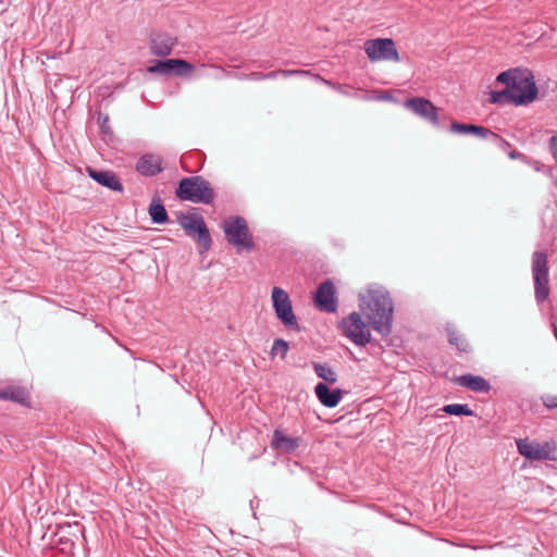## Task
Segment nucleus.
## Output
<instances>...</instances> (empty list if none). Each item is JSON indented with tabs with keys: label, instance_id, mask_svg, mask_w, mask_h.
Instances as JSON below:
<instances>
[{
	"label": "nucleus",
	"instance_id": "1",
	"mask_svg": "<svg viewBox=\"0 0 557 557\" xmlns=\"http://www.w3.org/2000/svg\"><path fill=\"white\" fill-rule=\"evenodd\" d=\"M360 309L375 331L382 335L391 333L393 306L387 294L368 290L361 296Z\"/></svg>",
	"mask_w": 557,
	"mask_h": 557
},
{
	"label": "nucleus",
	"instance_id": "2",
	"mask_svg": "<svg viewBox=\"0 0 557 557\" xmlns=\"http://www.w3.org/2000/svg\"><path fill=\"white\" fill-rule=\"evenodd\" d=\"M175 195L181 200L202 205L212 203L215 197L210 182L199 175L182 178Z\"/></svg>",
	"mask_w": 557,
	"mask_h": 557
},
{
	"label": "nucleus",
	"instance_id": "3",
	"mask_svg": "<svg viewBox=\"0 0 557 557\" xmlns=\"http://www.w3.org/2000/svg\"><path fill=\"white\" fill-rule=\"evenodd\" d=\"M222 228L231 245L246 251L253 250L255 242L243 216L236 215L225 219Z\"/></svg>",
	"mask_w": 557,
	"mask_h": 557
},
{
	"label": "nucleus",
	"instance_id": "4",
	"mask_svg": "<svg viewBox=\"0 0 557 557\" xmlns=\"http://www.w3.org/2000/svg\"><path fill=\"white\" fill-rule=\"evenodd\" d=\"M338 327L355 345L366 346L371 341L369 323L364 322L359 312L348 314L339 322Z\"/></svg>",
	"mask_w": 557,
	"mask_h": 557
},
{
	"label": "nucleus",
	"instance_id": "5",
	"mask_svg": "<svg viewBox=\"0 0 557 557\" xmlns=\"http://www.w3.org/2000/svg\"><path fill=\"white\" fill-rule=\"evenodd\" d=\"M177 221L186 235L193 237L203 250L210 249L212 244L211 235L201 215L182 213L178 215Z\"/></svg>",
	"mask_w": 557,
	"mask_h": 557
},
{
	"label": "nucleus",
	"instance_id": "6",
	"mask_svg": "<svg viewBox=\"0 0 557 557\" xmlns=\"http://www.w3.org/2000/svg\"><path fill=\"white\" fill-rule=\"evenodd\" d=\"M364 52L371 62H399V53L392 38L368 39L363 45Z\"/></svg>",
	"mask_w": 557,
	"mask_h": 557
},
{
	"label": "nucleus",
	"instance_id": "7",
	"mask_svg": "<svg viewBox=\"0 0 557 557\" xmlns=\"http://www.w3.org/2000/svg\"><path fill=\"white\" fill-rule=\"evenodd\" d=\"M194 70V64L184 59L158 60L147 69L151 74L173 75L176 77H187Z\"/></svg>",
	"mask_w": 557,
	"mask_h": 557
},
{
	"label": "nucleus",
	"instance_id": "8",
	"mask_svg": "<svg viewBox=\"0 0 557 557\" xmlns=\"http://www.w3.org/2000/svg\"><path fill=\"white\" fill-rule=\"evenodd\" d=\"M272 300L276 315L284 325L299 330L287 293L282 288L274 287L272 290Z\"/></svg>",
	"mask_w": 557,
	"mask_h": 557
},
{
	"label": "nucleus",
	"instance_id": "9",
	"mask_svg": "<svg viewBox=\"0 0 557 557\" xmlns=\"http://www.w3.org/2000/svg\"><path fill=\"white\" fill-rule=\"evenodd\" d=\"M519 453L531 460H546L554 459L555 446L554 443H536L528 438L517 441Z\"/></svg>",
	"mask_w": 557,
	"mask_h": 557
},
{
	"label": "nucleus",
	"instance_id": "10",
	"mask_svg": "<svg viewBox=\"0 0 557 557\" xmlns=\"http://www.w3.org/2000/svg\"><path fill=\"white\" fill-rule=\"evenodd\" d=\"M405 108L410 110L419 117L428 121L434 126L438 125V109L426 98L412 97L404 103Z\"/></svg>",
	"mask_w": 557,
	"mask_h": 557
},
{
	"label": "nucleus",
	"instance_id": "11",
	"mask_svg": "<svg viewBox=\"0 0 557 557\" xmlns=\"http://www.w3.org/2000/svg\"><path fill=\"white\" fill-rule=\"evenodd\" d=\"M513 95H524L529 99L525 104L536 99L539 89L535 85L534 77L531 71L523 69L520 75L516 76L515 82L509 86Z\"/></svg>",
	"mask_w": 557,
	"mask_h": 557
},
{
	"label": "nucleus",
	"instance_id": "12",
	"mask_svg": "<svg viewBox=\"0 0 557 557\" xmlns=\"http://www.w3.org/2000/svg\"><path fill=\"white\" fill-rule=\"evenodd\" d=\"M319 310L333 313L337 310V297L333 283L324 281L318 288L314 297Z\"/></svg>",
	"mask_w": 557,
	"mask_h": 557
},
{
	"label": "nucleus",
	"instance_id": "13",
	"mask_svg": "<svg viewBox=\"0 0 557 557\" xmlns=\"http://www.w3.org/2000/svg\"><path fill=\"white\" fill-rule=\"evenodd\" d=\"M449 131L451 133L462 134V135L471 134V135H475V136L484 138V139H492L493 141H497V143L507 145L506 140L503 137H500L498 134L492 132L487 127L480 126V125L453 122L449 125Z\"/></svg>",
	"mask_w": 557,
	"mask_h": 557
},
{
	"label": "nucleus",
	"instance_id": "14",
	"mask_svg": "<svg viewBox=\"0 0 557 557\" xmlns=\"http://www.w3.org/2000/svg\"><path fill=\"white\" fill-rule=\"evenodd\" d=\"M176 38L162 32H151L149 36L150 53L156 57H168L172 53Z\"/></svg>",
	"mask_w": 557,
	"mask_h": 557
},
{
	"label": "nucleus",
	"instance_id": "15",
	"mask_svg": "<svg viewBox=\"0 0 557 557\" xmlns=\"http://www.w3.org/2000/svg\"><path fill=\"white\" fill-rule=\"evenodd\" d=\"M163 170L162 158L153 153H145L136 162V171L145 177L156 176Z\"/></svg>",
	"mask_w": 557,
	"mask_h": 557
},
{
	"label": "nucleus",
	"instance_id": "16",
	"mask_svg": "<svg viewBox=\"0 0 557 557\" xmlns=\"http://www.w3.org/2000/svg\"><path fill=\"white\" fill-rule=\"evenodd\" d=\"M309 71L305 70H276L269 73L251 72L248 74H236L235 77L244 81H262V79H275L277 77H292V76H304L308 75Z\"/></svg>",
	"mask_w": 557,
	"mask_h": 557
},
{
	"label": "nucleus",
	"instance_id": "17",
	"mask_svg": "<svg viewBox=\"0 0 557 557\" xmlns=\"http://www.w3.org/2000/svg\"><path fill=\"white\" fill-rule=\"evenodd\" d=\"M88 175L96 181L98 184L113 190L123 191V185L120 178L112 171H98L91 168H87Z\"/></svg>",
	"mask_w": 557,
	"mask_h": 557
},
{
	"label": "nucleus",
	"instance_id": "18",
	"mask_svg": "<svg viewBox=\"0 0 557 557\" xmlns=\"http://www.w3.org/2000/svg\"><path fill=\"white\" fill-rule=\"evenodd\" d=\"M528 99L524 95H513L510 88L490 92V102L494 104L512 103L515 106H523Z\"/></svg>",
	"mask_w": 557,
	"mask_h": 557
},
{
	"label": "nucleus",
	"instance_id": "19",
	"mask_svg": "<svg viewBox=\"0 0 557 557\" xmlns=\"http://www.w3.org/2000/svg\"><path fill=\"white\" fill-rule=\"evenodd\" d=\"M314 391L321 404L329 408L336 407L343 397L341 389L331 391L324 383H319Z\"/></svg>",
	"mask_w": 557,
	"mask_h": 557
},
{
	"label": "nucleus",
	"instance_id": "20",
	"mask_svg": "<svg viewBox=\"0 0 557 557\" xmlns=\"http://www.w3.org/2000/svg\"><path fill=\"white\" fill-rule=\"evenodd\" d=\"M0 400H10L25 407H30L28 392L18 386H8L0 391Z\"/></svg>",
	"mask_w": 557,
	"mask_h": 557
},
{
	"label": "nucleus",
	"instance_id": "21",
	"mask_svg": "<svg viewBox=\"0 0 557 557\" xmlns=\"http://www.w3.org/2000/svg\"><path fill=\"white\" fill-rule=\"evenodd\" d=\"M271 446L276 450L283 453H290L294 451L299 446V442L298 438L290 437L284 434L282 431L275 430L273 433Z\"/></svg>",
	"mask_w": 557,
	"mask_h": 557
},
{
	"label": "nucleus",
	"instance_id": "22",
	"mask_svg": "<svg viewBox=\"0 0 557 557\" xmlns=\"http://www.w3.org/2000/svg\"><path fill=\"white\" fill-rule=\"evenodd\" d=\"M456 382L473 392L487 393L491 389L490 383L482 376L472 374L461 375L456 379Z\"/></svg>",
	"mask_w": 557,
	"mask_h": 557
},
{
	"label": "nucleus",
	"instance_id": "23",
	"mask_svg": "<svg viewBox=\"0 0 557 557\" xmlns=\"http://www.w3.org/2000/svg\"><path fill=\"white\" fill-rule=\"evenodd\" d=\"M148 213L154 224H164L169 221L165 207L163 206L162 200L158 195L153 196L148 208Z\"/></svg>",
	"mask_w": 557,
	"mask_h": 557
},
{
	"label": "nucleus",
	"instance_id": "24",
	"mask_svg": "<svg viewBox=\"0 0 557 557\" xmlns=\"http://www.w3.org/2000/svg\"><path fill=\"white\" fill-rule=\"evenodd\" d=\"M533 278H547V256L542 251H535L532 257Z\"/></svg>",
	"mask_w": 557,
	"mask_h": 557
},
{
	"label": "nucleus",
	"instance_id": "25",
	"mask_svg": "<svg viewBox=\"0 0 557 557\" xmlns=\"http://www.w3.org/2000/svg\"><path fill=\"white\" fill-rule=\"evenodd\" d=\"M97 123L99 124V133L102 140L110 143L114 139V133L110 124L108 114L101 111L96 112Z\"/></svg>",
	"mask_w": 557,
	"mask_h": 557
},
{
	"label": "nucleus",
	"instance_id": "26",
	"mask_svg": "<svg viewBox=\"0 0 557 557\" xmlns=\"http://www.w3.org/2000/svg\"><path fill=\"white\" fill-rule=\"evenodd\" d=\"M317 375L323 379L330 384H334L337 381V374L335 371L326 364L313 363Z\"/></svg>",
	"mask_w": 557,
	"mask_h": 557
},
{
	"label": "nucleus",
	"instance_id": "27",
	"mask_svg": "<svg viewBox=\"0 0 557 557\" xmlns=\"http://www.w3.org/2000/svg\"><path fill=\"white\" fill-rule=\"evenodd\" d=\"M523 69L516 67V69H510L505 72H502L497 75L496 82L500 83V84H505L506 88H509V86L515 82L516 76L520 75V72Z\"/></svg>",
	"mask_w": 557,
	"mask_h": 557
},
{
	"label": "nucleus",
	"instance_id": "28",
	"mask_svg": "<svg viewBox=\"0 0 557 557\" xmlns=\"http://www.w3.org/2000/svg\"><path fill=\"white\" fill-rule=\"evenodd\" d=\"M443 411L448 414H454V416H472L473 414V411L469 408L468 405H461V404L446 405L443 408Z\"/></svg>",
	"mask_w": 557,
	"mask_h": 557
},
{
	"label": "nucleus",
	"instance_id": "29",
	"mask_svg": "<svg viewBox=\"0 0 557 557\" xmlns=\"http://www.w3.org/2000/svg\"><path fill=\"white\" fill-rule=\"evenodd\" d=\"M288 343L284 339L277 338L273 342L272 348H271V356L275 357L277 355L281 356L282 359H284L288 351Z\"/></svg>",
	"mask_w": 557,
	"mask_h": 557
},
{
	"label": "nucleus",
	"instance_id": "30",
	"mask_svg": "<svg viewBox=\"0 0 557 557\" xmlns=\"http://www.w3.org/2000/svg\"><path fill=\"white\" fill-rule=\"evenodd\" d=\"M548 281H536V298L542 301L548 296Z\"/></svg>",
	"mask_w": 557,
	"mask_h": 557
},
{
	"label": "nucleus",
	"instance_id": "31",
	"mask_svg": "<svg viewBox=\"0 0 557 557\" xmlns=\"http://www.w3.org/2000/svg\"><path fill=\"white\" fill-rule=\"evenodd\" d=\"M549 150L552 156L557 159V135H553L549 138Z\"/></svg>",
	"mask_w": 557,
	"mask_h": 557
},
{
	"label": "nucleus",
	"instance_id": "32",
	"mask_svg": "<svg viewBox=\"0 0 557 557\" xmlns=\"http://www.w3.org/2000/svg\"><path fill=\"white\" fill-rule=\"evenodd\" d=\"M449 343L453 345H456L457 347H460V345L463 343L460 335H458L456 332L449 333Z\"/></svg>",
	"mask_w": 557,
	"mask_h": 557
},
{
	"label": "nucleus",
	"instance_id": "33",
	"mask_svg": "<svg viewBox=\"0 0 557 557\" xmlns=\"http://www.w3.org/2000/svg\"><path fill=\"white\" fill-rule=\"evenodd\" d=\"M532 164H533L534 170H536V171L545 170L547 173H549V175H553L552 166H546L545 164H542L540 161H533Z\"/></svg>",
	"mask_w": 557,
	"mask_h": 557
},
{
	"label": "nucleus",
	"instance_id": "34",
	"mask_svg": "<svg viewBox=\"0 0 557 557\" xmlns=\"http://www.w3.org/2000/svg\"><path fill=\"white\" fill-rule=\"evenodd\" d=\"M323 83L336 90H338L341 94H345V91L342 89V86L341 85H336L335 83L331 82V81H327V79H323Z\"/></svg>",
	"mask_w": 557,
	"mask_h": 557
},
{
	"label": "nucleus",
	"instance_id": "35",
	"mask_svg": "<svg viewBox=\"0 0 557 557\" xmlns=\"http://www.w3.org/2000/svg\"><path fill=\"white\" fill-rule=\"evenodd\" d=\"M509 158L510 159H521V160H524L525 159V156H523L522 153L516 151V150H512L508 153Z\"/></svg>",
	"mask_w": 557,
	"mask_h": 557
},
{
	"label": "nucleus",
	"instance_id": "36",
	"mask_svg": "<svg viewBox=\"0 0 557 557\" xmlns=\"http://www.w3.org/2000/svg\"><path fill=\"white\" fill-rule=\"evenodd\" d=\"M496 145H498L502 149H505L507 147H509V143L506 140L507 145L506 144H500V143H497V141H494Z\"/></svg>",
	"mask_w": 557,
	"mask_h": 557
},
{
	"label": "nucleus",
	"instance_id": "37",
	"mask_svg": "<svg viewBox=\"0 0 557 557\" xmlns=\"http://www.w3.org/2000/svg\"><path fill=\"white\" fill-rule=\"evenodd\" d=\"M553 326H554V333L557 336V327L554 324H553Z\"/></svg>",
	"mask_w": 557,
	"mask_h": 557
}]
</instances>
